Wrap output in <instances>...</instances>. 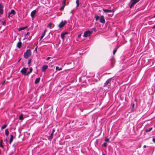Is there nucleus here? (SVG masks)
<instances>
[{"label": "nucleus", "mask_w": 155, "mask_h": 155, "mask_svg": "<svg viewBox=\"0 0 155 155\" xmlns=\"http://www.w3.org/2000/svg\"><path fill=\"white\" fill-rule=\"evenodd\" d=\"M13 138H14L13 135L12 134L11 135L10 141L9 142V143L10 144H11L12 143L13 140Z\"/></svg>", "instance_id": "f3484780"}, {"label": "nucleus", "mask_w": 155, "mask_h": 155, "mask_svg": "<svg viewBox=\"0 0 155 155\" xmlns=\"http://www.w3.org/2000/svg\"><path fill=\"white\" fill-rule=\"evenodd\" d=\"M21 45H22V43L20 41H19L18 43H17V48H20L21 47Z\"/></svg>", "instance_id": "dca6fc26"}, {"label": "nucleus", "mask_w": 155, "mask_h": 155, "mask_svg": "<svg viewBox=\"0 0 155 155\" xmlns=\"http://www.w3.org/2000/svg\"><path fill=\"white\" fill-rule=\"evenodd\" d=\"M5 141L6 142H7V141H8L7 139V138H6V139L5 140Z\"/></svg>", "instance_id": "a18cd8bd"}, {"label": "nucleus", "mask_w": 155, "mask_h": 155, "mask_svg": "<svg viewBox=\"0 0 155 155\" xmlns=\"http://www.w3.org/2000/svg\"><path fill=\"white\" fill-rule=\"evenodd\" d=\"M37 48H38V46H37L35 48V50H36V51L37 50Z\"/></svg>", "instance_id": "49530a36"}, {"label": "nucleus", "mask_w": 155, "mask_h": 155, "mask_svg": "<svg viewBox=\"0 0 155 155\" xmlns=\"http://www.w3.org/2000/svg\"><path fill=\"white\" fill-rule=\"evenodd\" d=\"M152 141H153L154 142V143H155V138H153L152 139Z\"/></svg>", "instance_id": "e433bc0d"}, {"label": "nucleus", "mask_w": 155, "mask_h": 155, "mask_svg": "<svg viewBox=\"0 0 155 155\" xmlns=\"http://www.w3.org/2000/svg\"><path fill=\"white\" fill-rule=\"evenodd\" d=\"M117 51V49H115L113 51V53L114 54Z\"/></svg>", "instance_id": "f704fd0d"}, {"label": "nucleus", "mask_w": 155, "mask_h": 155, "mask_svg": "<svg viewBox=\"0 0 155 155\" xmlns=\"http://www.w3.org/2000/svg\"><path fill=\"white\" fill-rule=\"evenodd\" d=\"M40 78H37L35 81V83L36 84L40 82Z\"/></svg>", "instance_id": "6ab92c4d"}, {"label": "nucleus", "mask_w": 155, "mask_h": 155, "mask_svg": "<svg viewBox=\"0 0 155 155\" xmlns=\"http://www.w3.org/2000/svg\"><path fill=\"white\" fill-rule=\"evenodd\" d=\"M66 5V3L65 2L63 1V5L62 6H61L60 8V10H63L64 9V7H65Z\"/></svg>", "instance_id": "4468645a"}, {"label": "nucleus", "mask_w": 155, "mask_h": 155, "mask_svg": "<svg viewBox=\"0 0 155 155\" xmlns=\"http://www.w3.org/2000/svg\"><path fill=\"white\" fill-rule=\"evenodd\" d=\"M107 146V143L106 142H104L102 145V147H106Z\"/></svg>", "instance_id": "c756f323"}, {"label": "nucleus", "mask_w": 155, "mask_h": 155, "mask_svg": "<svg viewBox=\"0 0 155 155\" xmlns=\"http://www.w3.org/2000/svg\"><path fill=\"white\" fill-rule=\"evenodd\" d=\"M55 131V130L53 129L52 130V132L50 134V135L48 137V139L49 140H51L53 138L54 133Z\"/></svg>", "instance_id": "0eeeda50"}, {"label": "nucleus", "mask_w": 155, "mask_h": 155, "mask_svg": "<svg viewBox=\"0 0 155 155\" xmlns=\"http://www.w3.org/2000/svg\"><path fill=\"white\" fill-rule=\"evenodd\" d=\"M46 29H45V30L44 33L42 34V35L41 37L40 40H41L44 37V36L45 35V33H46Z\"/></svg>", "instance_id": "a211bd4d"}, {"label": "nucleus", "mask_w": 155, "mask_h": 155, "mask_svg": "<svg viewBox=\"0 0 155 155\" xmlns=\"http://www.w3.org/2000/svg\"><path fill=\"white\" fill-rule=\"evenodd\" d=\"M99 18H100V17L99 16H98V15H96L95 16V20L96 21H97V20H98L99 19Z\"/></svg>", "instance_id": "c85d7f7f"}, {"label": "nucleus", "mask_w": 155, "mask_h": 155, "mask_svg": "<svg viewBox=\"0 0 155 155\" xmlns=\"http://www.w3.org/2000/svg\"><path fill=\"white\" fill-rule=\"evenodd\" d=\"M103 10L105 13L106 12H112V15L114 12V10H110L107 9H105L104 8L103 9Z\"/></svg>", "instance_id": "1a4fd4ad"}, {"label": "nucleus", "mask_w": 155, "mask_h": 155, "mask_svg": "<svg viewBox=\"0 0 155 155\" xmlns=\"http://www.w3.org/2000/svg\"><path fill=\"white\" fill-rule=\"evenodd\" d=\"M27 28V26H25L23 27H21L18 29L19 31H21L22 30H24Z\"/></svg>", "instance_id": "aec40b11"}, {"label": "nucleus", "mask_w": 155, "mask_h": 155, "mask_svg": "<svg viewBox=\"0 0 155 155\" xmlns=\"http://www.w3.org/2000/svg\"><path fill=\"white\" fill-rule=\"evenodd\" d=\"M3 6L2 4L0 3V14L2 15L3 14Z\"/></svg>", "instance_id": "9b49d317"}, {"label": "nucleus", "mask_w": 155, "mask_h": 155, "mask_svg": "<svg viewBox=\"0 0 155 155\" xmlns=\"http://www.w3.org/2000/svg\"><path fill=\"white\" fill-rule=\"evenodd\" d=\"M30 33L29 32H27L26 33V35H29L30 34Z\"/></svg>", "instance_id": "79ce46f5"}, {"label": "nucleus", "mask_w": 155, "mask_h": 155, "mask_svg": "<svg viewBox=\"0 0 155 155\" xmlns=\"http://www.w3.org/2000/svg\"><path fill=\"white\" fill-rule=\"evenodd\" d=\"M153 129L152 127H150L149 129L146 130L145 131L146 132L151 131Z\"/></svg>", "instance_id": "a878e982"}, {"label": "nucleus", "mask_w": 155, "mask_h": 155, "mask_svg": "<svg viewBox=\"0 0 155 155\" xmlns=\"http://www.w3.org/2000/svg\"><path fill=\"white\" fill-rule=\"evenodd\" d=\"M6 23V21H2V25H5Z\"/></svg>", "instance_id": "7c9ffc66"}, {"label": "nucleus", "mask_w": 155, "mask_h": 155, "mask_svg": "<svg viewBox=\"0 0 155 155\" xmlns=\"http://www.w3.org/2000/svg\"><path fill=\"white\" fill-rule=\"evenodd\" d=\"M98 141H99V140H98V139H97L96 141V142H95V143L97 144L98 143Z\"/></svg>", "instance_id": "c9c22d12"}, {"label": "nucleus", "mask_w": 155, "mask_h": 155, "mask_svg": "<svg viewBox=\"0 0 155 155\" xmlns=\"http://www.w3.org/2000/svg\"><path fill=\"white\" fill-rule=\"evenodd\" d=\"M147 147L145 145H144L143 146V147L144 148H146Z\"/></svg>", "instance_id": "de8ad7c7"}, {"label": "nucleus", "mask_w": 155, "mask_h": 155, "mask_svg": "<svg viewBox=\"0 0 155 155\" xmlns=\"http://www.w3.org/2000/svg\"><path fill=\"white\" fill-rule=\"evenodd\" d=\"M21 58H20V59L18 61V62H19L20 61V60H21Z\"/></svg>", "instance_id": "09e8293b"}, {"label": "nucleus", "mask_w": 155, "mask_h": 155, "mask_svg": "<svg viewBox=\"0 0 155 155\" xmlns=\"http://www.w3.org/2000/svg\"><path fill=\"white\" fill-rule=\"evenodd\" d=\"M154 18H155V15H154Z\"/></svg>", "instance_id": "603ef678"}, {"label": "nucleus", "mask_w": 155, "mask_h": 155, "mask_svg": "<svg viewBox=\"0 0 155 155\" xmlns=\"http://www.w3.org/2000/svg\"><path fill=\"white\" fill-rule=\"evenodd\" d=\"M92 31L87 30L84 33L83 36L85 37H87L90 36L92 33Z\"/></svg>", "instance_id": "39448f33"}, {"label": "nucleus", "mask_w": 155, "mask_h": 155, "mask_svg": "<svg viewBox=\"0 0 155 155\" xmlns=\"http://www.w3.org/2000/svg\"><path fill=\"white\" fill-rule=\"evenodd\" d=\"M100 21L101 23L103 24H104L105 23V21L103 15L101 16L100 19Z\"/></svg>", "instance_id": "9d476101"}, {"label": "nucleus", "mask_w": 155, "mask_h": 155, "mask_svg": "<svg viewBox=\"0 0 155 155\" xmlns=\"http://www.w3.org/2000/svg\"><path fill=\"white\" fill-rule=\"evenodd\" d=\"M3 143V140H1L0 142V144H2Z\"/></svg>", "instance_id": "a19ab883"}, {"label": "nucleus", "mask_w": 155, "mask_h": 155, "mask_svg": "<svg viewBox=\"0 0 155 155\" xmlns=\"http://www.w3.org/2000/svg\"><path fill=\"white\" fill-rule=\"evenodd\" d=\"M33 71V69L31 67L30 68V71L29 72H27V74H28V76Z\"/></svg>", "instance_id": "b1692460"}, {"label": "nucleus", "mask_w": 155, "mask_h": 155, "mask_svg": "<svg viewBox=\"0 0 155 155\" xmlns=\"http://www.w3.org/2000/svg\"><path fill=\"white\" fill-rule=\"evenodd\" d=\"M48 66L47 65H43L42 67V71L43 72H45L48 68Z\"/></svg>", "instance_id": "ddd939ff"}, {"label": "nucleus", "mask_w": 155, "mask_h": 155, "mask_svg": "<svg viewBox=\"0 0 155 155\" xmlns=\"http://www.w3.org/2000/svg\"><path fill=\"white\" fill-rule=\"evenodd\" d=\"M5 134L7 136H8L9 135V132L8 129H6L5 130Z\"/></svg>", "instance_id": "412c9836"}, {"label": "nucleus", "mask_w": 155, "mask_h": 155, "mask_svg": "<svg viewBox=\"0 0 155 155\" xmlns=\"http://www.w3.org/2000/svg\"><path fill=\"white\" fill-rule=\"evenodd\" d=\"M19 119L21 120H23V114H21L19 117Z\"/></svg>", "instance_id": "5701e85b"}, {"label": "nucleus", "mask_w": 155, "mask_h": 155, "mask_svg": "<svg viewBox=\"0 0 155 155\" xmlns=\"http://www.w3.org/2000/svg\"><path fill=\"white\" fill-rule=\"evenodd\" d=\"M15 13H16V12L14 10H13V9L11 10L10 12L8 13V17H9V15H10V14H12L13 15H15Z\"/></svg>", "instance_id": "2eb2a0df"}, {"label": "nucleus", "mask_w": 155, "mask_h": 155, "mask_svg": "<svg viewBox=\"0 0 155 155\" xmlns=\"http://www.w3.org/2000/svg\"><path fill=\"white\" fill-rule=\"evenodd\" d=\"M113 79V78H110L108 79L104 83V86H110L111 85V82Z\"/></svg>", "instance_id": "f03ea898"}, {"label": "nucleus", "mask_w": 155, "mask_h": 155, "mask_svg": "<svg viewBox=\"0 0 155 155\" xmlns=\"http://www.w3.org/2000/svg\"><path fill=\"white\" fill-rule=\"evenodd\" d=\"M102 155H105V154H104V153H103Z\"/></svg>", "instance_id": "3c124183"}, {"label": "nucleus", "mask_w": 155, "mask_h": 155, "mask_svg": "<svg viewBox=\"0 0 155 155\" xmlns=\"http://www.w3.org/2000/svg\"><path fill=\"white\" fill-rule=\"evenodd\" d=\"M140 0H131V3L129 5L130 8H132V7L134 5H135L137 2H138Z\"/></svg>", "instance_id": "20e7f679"}, {"label": "nucleus", "mask_w": 155, "mask_h": 155, "mask_svg": "<svg viewBox=\"0 0 155 155\" xmlns=\"http://www.w3.org/2000/svg\"><path fill=\"white\" fill-rule=\"evenodd\" d=\"M67 23L66 21H62L58 25V27L60 28H62L64 26L66 25Z\"/></svg>", "instance_id": "423d86ee"}, {"label": "nucleus", "mask_w": 155, "mask_h": 155, "mask_svg": "<svg viewBox=\"0 0 155 155\" xmlns=\"http://www.w3.org/2000/svg\"><path fill=\"white\" fill-rule=\"evenodd\" d=\"M134 104H133V107H134Z\"/></svg>", "instance_id": "8fccbe9b"}, {"label": "nucleus", "mask_w": 155, "mask_h": 155, "mask_svg": "<svg viewBox=\"0 0 155 155\" xmlns=\"http://www.w3.org/2000/svg\"><path fill=\"white\" fill-rule=\"evenodd\" d=\"M155 28V25L153 26L152 27V29H154Z\"/></svg>", "instance_id": "37998d69"}, {"label": "nucleus", "mask_w": 155, "mask_h": 155, "mask_svg": "<svg viewBox=\"0 0 155 155\" xmlns=\"http://www.w3.org/2000/svg\"><path fill=\"white\" fill-rule=\"evenodd\" d=\"M51 68H53V67H54V66L53 65H51Z\"/></svg>", "instance_id": "c03bdc74"}, {"label": "nucleus", "mask_w": 155, "mask_h": 155, "mask_svg": "<svg viewBox=\"0 0 155 155\" xmlns=\"http://www.w3.org/2000/svg\"><path fill=\"white\" fill-rule=\"evenodd\" d=\"M62 69V68H59L58 66H57L56 67V71L58 70V71H60Z\"/></svg>", "instance_id": "cd10ccee"}, {"label": "nucleus", "mask_w": 155, "mask_h": 155, "mask_svg": "<svg viewBox=\"0 0 155 155\" xmlns=\"http://www.w3.org/2000/svg\"><path fill=\"white\" fill-rule=\"evenodd\" d=\"M76 3L77 4V7H78L79 5V0H76Z\"/></svg>", "instance_id": "2f4dec72"}, {"label": "nucleus", "mask_w": 155, "mask_h": 155, "mask_svg": "<svg viewBox=\"0 0 155 155\" xmlns=\"http://www.w3.org/2000/svg\"><path fill=\"white\" fill-rule=\"evenodd\" d=\"M0 146L1 147H2V148H4V147L2 144H0Z\"/></svg>", "instance_id": "58836bf2"}, {"label": "nucleus", "mask_w": 155, "mask_h": 155, "mask_svg": "<svg viewBox=\"0 0 155 155\" xmlns=\"http://www.w3.org/2000/svg\"><path fill=\"white\" fill-rule=\"evenodd\" d=\"M105 141H106L105 142H107L109 143V142H110L109 139H108V138H106L105 139Z\"/></svg>", "instance_id": "72a5a7b5"}, {"label": "nucleus", "mask_w": 155, "mask_h": 155, "mask_svg": "<svg viewBox=\"0 0 155 155\" xmlns=\"http://www.w3.org/2000/svg\"><path fill=\"white\" fill-rule=\"evenodd\" d=\"M31 51L30 49L27 50L24 54V57L26 58H28L31 56Z\"/></svg>", "instance_id": "f257e3e1"}, {"label": "nucleus", "mask_w": 155, "mask_h": 155, "mask_svg": "<svg viewBox=\"0 0 155 155\" xmlns=\"http://www.w3.org/2000/svg\"><path fill=\"white\" fill-rule=\"evenodd\" d=\"M28 69V68H24L21 70L20 72L22 74L25 76H28V74H27V71Z\"/></svg>", "instance_id": "7ed1b4c3"}, {"label": "nucleus", "mask_w": 155, "mask_h": 155, "mask_svg": "<svg viewBox=\"0 0 155 155\" xmlns=\"http://www.w3.org/2000/svg\"><path fill=\"white\" fill-rule=\"evenodd\" d=\"M67 34V33H62V34H61V38L63 39H64V37H65V35Z\"/></svg>", "instance_id": "4be33fe9"}, {"label": "nucleus", "mask_w": 155, "mask_h": 155, "mask_svg": "<svg viewBox=\"0 0 155 155\" xmlns=\"http://www.w3.org/2000/svg\"><path fill=\"white\" fill-rule=\"evenodd\" d=\"M81 36V34H80L78 35V38H80Z\"/></svg>", "instance_id": "ea45409f"}, {"label": "nucleus", "mask_w": 155, "mask_h": 155, "mask_svg": "<svg viewBox=\"0 0 155 155\" xmlns=\"http://www.w3.org/2000/svg\"><path fill=\"white\" fill-rule=\"evenodd\" d=\"M7 126V124H5L1 127V129L2 130L5 128Z\"/></svg>", "instance_id": "bb28decb"}, {"label": "nucleus", "mask_w": 155, "mask_h": 155, "mask_svg": "<svg viewBox=\"0 0 155 155\" xmlns=\"http://www.w3.org/2000/svg\"><path fill=\"white\" fill-rule=\"evenodd\" d=\"M31 59H29L28 60V67H30V66L31 64Z\"/></svg>", "instance_id": "393cba45"}, {"label": "nucleus", "mask_w": 155, "mask_h": 155, "mask_svg": "<svg viewBox=\"0 0 155 155\" xmlns=\"http://www.w3.org/2000/svg\"><path fill=\"white\" fill-rule=\"evenodd\" d=\"M52 23H50L48 25V27L50 28H51V27L52 25Z\"/></svg>", "instance_id": "473e14b6"}, {"label": "nucleus", "mask_w": 155, "mask_h": 155, "mask_svg": "<svg viewBox=\"0 0 155 155\" xmlns=\"http://www.w3.org/2000/svg\"><path fill=\"white\" fill-rule=\"evenodd\" d=\"M50 58H51V57H47V58H46V60H49V59H50Z\"/></svg>", "instance_id": "4c0bfd02"}, {"label": "nucleus", "mask_w": 155, "mask_h": 155, "mask_svg": "<svg viewBox=\"0 0 155 155\" xmlns=\"http://www.w3.org/2000/svg\"><path fill=\"white\" fill-rule=\"evenodd\" d=\"M37 12V11H36V10H35L32 11L31 14V16L32 18H34L35 17V15Z\"/></svg>", "instance_id": "f8f14e48"}, {"label": "nucleus", "mask_w": 155, "mask_h": 155, "mask_svg": "<svg viewBox=\"0 0 155 155\" xmlns=\"http://www.w3.org/2000/svg\"><path fill=\"white\" fill-rule=\"evenodd\" d=\"M115 61L113 57L110 59L111 68H112L114 66Z\"/></svg>", "instance_id": "6e6552de"}]
</instances>
